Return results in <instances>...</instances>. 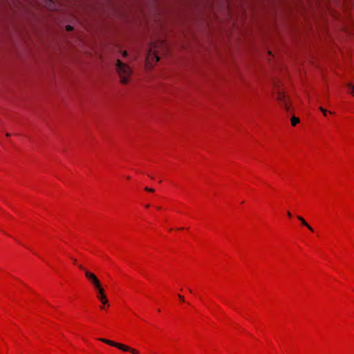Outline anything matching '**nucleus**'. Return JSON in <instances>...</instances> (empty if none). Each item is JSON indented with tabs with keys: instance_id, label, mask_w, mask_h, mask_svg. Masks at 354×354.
Here are the masks:
<instances>
[{
	"instance_id": "2eb2a0df",
	"label": "nucleus",
	"mask_w": 354,
	"mask_h": 354,
	"mask_svg": "<svg viewBox=\"0 0 354 354\" xmlns=\"http://www.w3.org/2000/svg\"><path fill=\"white\" fill-rule=\"evenodd\" d=\"M79 268H80L81 270H86L84 267H82L81 265L78 266Z\"/></svg>"
},
{
	"instance_id": "4468645a",
	"label": "nucleus",
	"mask_w": 354,
	"mask_h": 354,
	"mask_svg": "<svg viewBox=\"0 0 354 354\" xmlns=\"http://www.w3.org/2000/svg\"><path fill=\"white\" fill-rule=\"evenodd\" d=\"M178 297L182 301H184V297L182 295H178Z\"/></svg>"
},
{
	"instance_id": "0eeeda50",
	"label": "nucleus",
	"mask_w": 354,
	"mask_h": 354,
	"mask_svg": "<svg viewBox=\"0 0 354 354\" xmlns=\"http://www.w3.org/2000/svg\"><path fill=\"white\" fill-rule=\"evenodd\" d=\"M299 122V118H297V117H295L293 116L292 118H291V123H292V126H295L297 124H298Z\"/></svg>"
},
{
	"instance_id": "20e7f679",
	"label": "nucleus",
	"mask_w": 354,
	"mask_h": 354,
	"mask_svg": "<svg viewBox=\"0 0 354 354\" xmlns=\"http://www.w3.org/2000/svg\"><path fill=\"white\" fill-rule=\"evenodd\" d=\"M85 276L93 285L95 288H100V286H102L100 280L93 273L89 272L88 270H85Z\"/></svg>"
},
{
	"instance_id": "dca6fc26",
	"label": "nucleus",
	"mask_w": 354,
	"mask_h": 354,
	"mask_svg": "<svg viewBox=\"0 0 354 354\" xmlns=\"http://www.w3.org/2000/svg\"><path fill=\"white\" fill-rule=\"evenodd\" d=\"M122 55L124 57H126L127 55V53L126 51H124L123 53H122Z\"/></svg>"
},
{
	"instance_id": "7ed1b4c3",
	"label": "nucleus",
	"mask_w": 354,
	"mask_h": 354,
	"mask_svg": "<svg viewBox=\"0 0 354 354\" xmlns=\"http://www.w3.org/2000/svg\"><path fill=\"white\" fill-rule=\"evenodd\" d=\"M274 97H275L276 100L278 101L279 102V104L283 106L284 109L287 112L290 111V104H289V102L287 100V97L284 93H283L281 91L279 90Z\"/></svg>"
},
{
	"instance_id": "423d86ee",
	"label": "nucleus",
	"mask_w": 354,
	"mask_h": 354,
	"mask_svg": "<svg viewBox=\"0 0 354 354\" xmlns=\"http://www.w3.org/2000/svg\"><path fill=\"white\" fill-rule=\"evenodd\" d=\"M297 218L301 221V224L304 226L307 227L310 231H313V228L309 225V224L300 216H297Z\"/></svg>"
},
{
	"instance_id": "9d476101",
	"label": "nucleus",
	"mask_w": 354,
	"mask_h": 354,
	"mask_svg": "<svg viewBox=\"0 0 354 354\" xmlns=\"http://www.w3.org/2000/svg\"><path fill=\"white\" fill-rule=\"evenodd\" d=\"M103 305H106L109 303V301L106 298V297L102 298V299L100 300Z\"/></svg>"
},
{
	"instance_id": "f3484780",
	"label": "nucleus",
	"mask_w": 354,
	"mask_h": 354,
	"mask_svg": "<svg viewBox=\"0 0 354 354\" xmlns=\"http://www.w3.org/2000/svg\"><path fill=\"white\" fill-rule=\"evenodd\" d=\"M287 214H288V216L289 217H291V216H292V214H291V213H290V212H288Z\"/></svg>"
},
{
	"instance_id": "1a4fd4ad",
	"label": "nucleus",
	"mask_w": 354,
	"mask_h": 354,
	"mask_svg": "<svg viewBox=\"0 0 354 354\" xmlns=\"http://www.w3.org/2000/svg\"><path fill=\"white\" fill-rule=\"evenodd\" d=\"M348 86L351 89V93L354 96V86L352 84H348Z\"/></svg>"
},
{
	"instance_id": "39448f33",
	"label": "nucleus",
	"mask_w": 354,
	"mask_h": 354,
	"mask_svg": "<svg viewBox=\"0 0 354 354\" xmlns=\"http://www.w3.org/2000/svg\"><path fill=\"white\" fill-rule=\"evenodd\" d=\"M95 289L97 292V298L99 300L102 299V298L106 297V295L105 294V291L103 289V288L102 287V286H100V288H97Z\"/></svg>"
},
{
	"instance_id": "6ab92c4d",
	"label": "nucleus",
	"mask_w": 354,
	"mask_h": 354,
	"mask_svg": "<svg viewBox=\"0 0 354 354\" xmlns=\"http://www.w3.org/2000/svg\"><path fill=\"white\" fill-rule=\"evenodd\" d=\"M189 292H192V290L191 289H189Z\"/></svg>"
},
{
	"instance_id": "9b49d317",
	"label": "nucleus",
	"mask_w": 354,
	"mask_h": 354,
	"mask_svg": "<svg viewBox=\"0 0 354 354\" xmlns=\"http://www.w3.org/2000/svg\"><path fill=\"white\" fill-rule=\"evenodd\" d=\"M319 110L323 113V114H324V115H326V113H327V111H326L325 109H324L322 106H320V107L319 108Z\"/></svg>"
},
{
	"instance_id": "a211bd4d",
	"label": "nucleus",
	"mask_w": 354,
	"mask_h": 354,
	"mask_svg": "<svg viewBox=\"0 0 354 354\" xmlns=\"http://www.w3.org/2000/svg\"><path fill=\"white\" fill-rule=\"evenodd\" d=\"M10 136V134L9 133H6V136H7V137H9Z\"/></svg>"
},
{
	"instance_id": "6e6552de",
	"label": "nucleus",
	"mask_w": 354,
	"mask_h": 354,
	"mask_svg": "<svg viewBox=\"0 0 354 354\" xmlns=\"http://www.w3.org/2000/svg\"><path fill=\"white\" fill-rule=\"evenodd\" d=\"M149 56H152L153 57L155 58L156 59V62H158L160 59L159 57H158V55L155 53H153L151 52V50H150V53H149Z\"/></svg>"
},
{
	"instance_id": "f03ea898",
	"label": "nucleus",
	"mask_w": 354,
	"mask_h": 354,
	"mask_svg": "<svg viewBox=\"0 0 354 354\" xmlns=\"http://www.w3.org/2000/svg\"><path fill=\"white\" fill-rule=\"evenodd\" d=\"M99 341L102 342H104L105 344H107L110 346H115L123 351H129V352H131V353L133 354H139V352L134 349V348H132L127 345H124V344H120V343H117V342H115L113 341H111V340H109V339H104V338H98L97 339Z\"/></svg>"
},
{
	"instance_id": "f8f14e48",
	"label": "nucleus",
	"mask_w": 354,
	"mask_h": 354,
	"mask_svg": "<svg viewBox=\"0 0 354 354\" xmlns=\"http://www.w3.org/2000/svg\"><path fill=\"white\" fill-rule=\"evenodd\" d=\"M66 30H68V31H71V30H73V27H72L71 26H70V25H67V26H66Z\"/></svg>"
},
{
	"instance_id": "ddd939ff",
	"label": "nucleus",
	"mask_w": 354,
	"mask_h": 354,
	"mask_svg": "<svg viewBox=\"0 0 354 354\" xmlns=\"http://www.w3.org/2000/svg\"><path fill=\"white\" fill-rule=\"evenodd\" d=\"M145 189L146 191H147V192H153L154 191L153 189L149 188V187H146L145 188Z\"/></svg>"
},
{
	"instance_id": "f257e3e1",
	"label": "nucleus",
	"mask_w": 354,
	"mask_h": 354,
	"mask_svg": "<svg viewBox=\"0 0 354 354\" xmlns=\"http://www.w3.org/2000/svg\"><path fill=\"white\" fill-rule=\"evenodd\" d=\"M116 70L120 77L121 82L122 84H127L129 82V77L131 74V70L129 66L122 62L120 59L117 60Z\"/></svg>"
}]
</instances>
